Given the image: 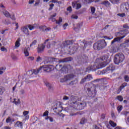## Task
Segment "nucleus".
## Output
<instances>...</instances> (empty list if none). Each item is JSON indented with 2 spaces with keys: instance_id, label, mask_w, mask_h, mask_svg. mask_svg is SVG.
<instances>
[{
  "instance_id": "f257e3e1",
  "label": "nucleus",
  "mask_w": 129,
  "mask_h": 129,
  "mask_svg": "<svg viewBox=\"0 0 129 129\" xmlns=\"http://www.w3.org/2000/svg\"><path fill=\"white\" fill-rule=\"evenodd\" d=\"M77 97L73 96L70 98V101L71 102L70 103L71 106L77 110H82V109H84V108L86 107V102L77 100Z\"/></svg>"
},
{
  "instance_id": "f03ea898",
  "label": "nucleus",
  "mask_w": 129,
  "mask_h": 129,
  "mask_svg": "<svg viewBox=\"0 0 129 129\" xmlns=\"http://www.w3.org/2000/svg\"><path fill=\"white\" fill-rule=\"evenodd\" d=\"M85 90L87 93V96L89 98H94L97 94L96 88L89 83H87L85 85Z\"/></svg>"
},
{
  "instance_id": "7ed1b4c3",
  "label": "nucleus",
  "mask_w": 129,
  "mask_h": 129,
  "mask_svg": "<svg viewBox=\"0 0 129 129\" xmlns=\"http://www.w3.org/2000/svg\"><path fill=\"white\" fill-rule=\"evenodd\" d=\"M42 69L45 72H51L54 70V66L52 65H43L39 68V69L37 70H33V71H29V73H31V75L33 74H35L37 75V74H39L40 73V71L42 70Z\"/></svg>"
},
{
  "instance_id": "20e7f679",
  "label": "nucleus",
  "mask_w": 129,
  "mask_h": 129,
  "mask_svg": "<svg viewBox=\"0 0 129 129\" xmlns=\"http://www.w3.org/2000/svg\"><path fill=\"white\" fill-rule=\"evenodd\" d=\"M106 42H105V40H100L97 41L93 44V49L94 50H97L98 51H99V50H101V49L105 48V47H106Z\"/></svg>"
},
{
  "instance_id": "39448f33",
  "label": "nucleus",
  "mask_w": 129,
  "mask_h": 129,
  "mask_svg": "<svg viewBox=\"0 0 129 129\" xmlns=\"http://www.w3.org/2000/svg\"><path fill=\"white\" fill-rule=\"evenodd\" d=\"M123 60H124V55L123 54L118 53L114 56V63L117 65L123 62Z\"/></svg>"
},
{
  "instance_id": "423d86ee",
  "label": "nucleus",
  "mask_w": 129,
  "mask_h": 129,
  "mask_svg": "<svg viewBox=\"0 0 129 129\" xmlns=\"http://www.w3.org/2000/svg\"><path fill=\"white\" fill-rule=\"evenodd\" d=\"M115 70V67L113 64H110L105 70L102 71V74H107V73H112Z\"/></svg>"
},
{
  "instance_id": "0eeeda50",
  "label": "nucleus",
  "mask_w": 129,
  "mask_h": 129,
  "mask_svg": "<svg viewBox=\"0 0 129 129\" xmlns=\"http://www.w3.org/2000/svg\"><path fill=\"white\" fill-rule=\"evenodd\" d=\"M48 42H49V39H46L44 43L38 44L37 49V52L38 53H42V52L44 51L45 48H46V43H48Z\"/></svg>"
},
{
  "instance_id": "6e6552de",
  "label": "nucleus",
  "mask_w": 129,
  "mask_h": 129,
  "mask_svg": "<svg viewBox=\"0 0 129 129\" xmlns=\"http://www.w3.org/2000/svg\"><path fill=\"white\" fill-rule=\"evenodd\" d=\"M55 69H56L57 71H62V72L64 73H66L67 70H68L67 67L63 66L62 64H56Z\"/></svg>"
},
{
  "instance_id": "1a4fd4ad",
  "label": "nucleus",
  "mask_w": 129,
  "mask_h": 129,
  "mask_svg": "<svg viewBox=\"0 0 129 129\" xmlns=\"http://www.w3.org/2000/svg\"><path fill=\"white\" fill-rule=\"evenodd\" d=\"M21 31L26 35V36H30V33L29 32V29H28V25H25L21 28Z\"/></svg>"
},
{
  "instance_id": "9d476101",
  "label": "nucleus",
  "mask_w": 129,
  "mask_h": 129,
  "mask_svg": "<svg viewBox=\"0 0 129 129\" xmlns=\"http://www.w3.org/2000/svg\"><path fill=\"white\" fill-rule=\"evenodd\" d=\"M74 77L73 75H68L64 77V78L61 79L60 80V82H66V81H68V80H71L72 78Z\"/></svg>"
},
{
  "instance_id": "9b49d317",
  "label": "nucleus",
  "mask_w": 129,
  "mask_h": 129,
  "mask_svg": "<svg viewBox=\"0 0 129 129\" xmlns=\"http://www.w3.org/2000/svg\"><path fill=\"white\" fill-rule=\"evenodd\" d=\"M73 8L74 9H76V10H79V9H81V4H77V2H74L72 4Z\"/></svg>"
},
{
  "instance_id": "f8f14e48",
  "label": "nucleus",
  "mask_w": 129,
  "mask_h": 129,
  "mask_svg": "<svg viewBox=\"0 0 129 129\" xmlns=\"http://www.w3.org/2000/svg\"><path fill=\"white\" fill-rule=\"evenodd\" d=\"M73 43V42H72V40H66L62 42V43L61 44V46L62 47L64 48V47H66V46H69V45H72Z\"/></svg>"
},
{
  "instance_id": "ddd939ff",
  "label": "nucleus",
  "mask_w": 129,
  "mask_h": 129,
  "mask_svg": "<svg viewBox=\"0 0 129 129\" xmlns=\"http://www.w3.org/2000/svg\"><path fill=\"white\" fill-rule=\"evenodd\" d=\"M126 86H127V83H122L121 86L119 87V88L117 90V93L118 94V93H120L121 92V90L124 88V87H126Z\"/></svg>"
},
{
  "instance_id": "4468645a",
  "label": "nucleus",
  "mask_w": 129,
  "mask_h": 129,
  "mask_svg": "<svg viewBox=\"0 0 129 129\" xmlns=\"http://www.w3.org/2000/svg\"><path fill=\"white\" fill-rule=\"evenodd\" d=\"M125 37V34L123 35V36H121V37H117L116 38H115L112 41H111V44H114L115 42H119L120 40L122 39H123Z\"/></svg>"
},
{
  "instance_id": "2eb2a0df",
  "label": "nucleus",
  "mask_w": 129,
  "mask_h": 129,
  "mask_svg": "<svg viewBox=\"0 0 129 129\" xmlns=\"http://www.w3.org/2000/svg\"><path fill=\"white\" fill-rule=\"evenodd\" d=\"M15 127H19V128H23L24 123L20 121H17L15 124Z\"/></svg>"
},
{
  "instance_id": "dca6fc26",
  "label": "nucleus",
  "mask_w": 129,
  "mask_h": 129,
  "mask_svg": "<svg viewBox=\"0 0 129 129\" xmlns=\"http://www.w3.org/2000/svg\"><path fill=\"white\" fill-rule=\"evenodd\" d=\"M39 28L40 30H42L43 32H49V31H51V28L49 27L47 28L46 26H40Z\"/></svg>"
},
{
  "instance_id": "f3484780",
  "label": "nucleus",
  "mask_w": 129,
  "mask_h": 129,
  "mask_svg": "<svg viewBox=\"0 0 129 129\" xmlns=\"http://www.w3.org/2000/svg\"><path fill=\"white\" fill-rule=\"evenodd\" d=\"M81 45L82 46H81V48H83V50H85L86 49V47H87L88 45V42L86 41V40H84L82 42H81Z\"/></svg>"
},
{
  "instance_id": "a211bd4d",
  "label": "nucleus",
  "mask_w": 129,
  "mask_h": 129,
  "mask_svg": "<svg viewBox=\"0 0 129 129\" xmlns=\"http://www.w3.org/2000/svg\"><path fill=\"white\" fill-rule=\"evenodd\" d=\"M93 67H94V66H91V67L87 68L86 70V72H88L89 73L90 71H95L96 70V69L93 68Z\"/></svg>"
},
{
  "instance_id": "6ab92c4d",
  "label": "nucleus",
  "mask_w": 129,
  "mask_h": 129,
  "mask_svg": "<svg viewBox=\"0 0 129 129\" xmlns=\"http://www.w3.org/2000/svg\"><path fill=\"white\" fill-rule=\"evenodd\" d=\"M57 16V14L54 13L52 15H51L50 17L48 19V20H51L52 22H56V19H55V17Z\"/></svg>"
},
{
  "instance_id": "aec40b11",
  "label": "nucleus",
  "mask_w": 129,
  "mask_h": 129,
  "mask_svg": "<svg viewBox=\"0 0 129 129\" xmlns=\"http://www.w3.org/2000/svg\"><path fill=\"white\" fill-rule=\"evenodd\" d=\"M24 54L25 57H29V56H30V53H29V48L25 47L24 48Z\"/></svg>"
},
{
  "instance_id": "412c9836",
  "label": "nucleus",
  "mask_w": 129,
  "mask_h": 129,
  "mask_svg": "<svg viewBox=\"0 0 129 129\" xmlns=\"http://www.w3.org/2000/svg\"><path fill=\"white\" fill-rule=\"evenodd\" d=\"M109 58L108 55L105 54L104 55L100 57V58H98V60H102V61H103V60H108Z\"/></svg>"
},
{
  "instance_id": "4be33fe9",
  "label": "nucleus",
  "mask_w": 129,
  "mask_h": 129,
  "mask_svg": "<svg viewBox=\"0 0 129 129\" xmlns=\"http://www.w3.org/2000/svg\"><path fill=\"white\" fill-rule=\"evenodd\" d=\"M69 61H72V57H67L60 60V62H62V63H64V62H69Z\"/></svg>"
},
{
  "instance_id": "5701e85b",
  "label": "nucleus",
  "mask_w": 129,
  "mask_h": 129,
  "mask_svg": "<svg viewBox=\"0 0 129 129\" xmlns=\"http://www.w3.org/2000/svg\"><path fill=\"white\" fill-rule=\"evenodd\" d=\"M77 51V47L76 46L73 47L70 50V52L71 53H72V54H75V53H76Z\"/></svg>"
},
{
  "instance_id": "b1692460",
  "label": "nucleus",
  "mask_w": 129,
  "mask_h": 129,
  "mask_svg": "<svg viewBox=\"0 0 129 129\" xmlns=\"http://www.w3.org/2000/svg\"><path fill=\"white\" fill-rule=\"evenodd\" d=\"M45 85H46V86H47V87H48V89H49V91H51V90H52L53 89V87H52V86H51L50 83H49L48 82H46V83H45Z\"/></svg>"
},
{
  "instance_id": "393cba45",
  "label": "nucleus",
  "mask_w": 129,
  "mask_h": 129,
  "mask_svg": "<svg viewBox=\"0 0 129 129\" xmlns=\"http://www.w3.org/2000/svg\"><path fill=\"white\" fill-rule=\"evenodd\" d=\"M109 124H110L111 126H112V127H115V126H116L117 125L116 123L114 122L112 120H110L109 121Z\"/></svg>"
},
{
  "instance_id": "a878e982",
  "label": "nucleus",
  "mask_w": 129,
  "mask_h": 129,
  "mask_svg": "<svg viewBox=\"0 0 129 129\" xmlns=\"http://www.w3.org/2000/svg\"><path fill=\"white\" fill-rule=\"evenodd\" d=\"M13 103H15V104H16V105H18V104H21V100H20V99H18L17 101V99H14Z\"/></svg>"
},
{
  "instance_id": "bb28decb",
  "label": "nucleus",
  "mask_w": 129,
  "mask_h": 129,
  "mask_svg": "<svg viewBox=\"0 0 129 129\" xmlns=\"http://www.w3.org/2000/svg\"><path fill=\"white\" fill-rule=\"evenodd\" d=\"M86 121H87V120L85 118V117H83L81 119V120L80 122V124H85Z\"/></svg>"
},
{
  "instance_id": "cd10ccee",
  "label": "nucleus",
  "mask_w": 129,
  "mask_h": 129,
  "mask_svg": "<svg viewBox=\"0 0 129 129\" xmlns=\"http://www.w3.org/2000/svg\"><path fill=\"white\" fill-rule=\"evenodd\" d=\"M3 14L5 17L7 18H9V17H11V14H10V13L7 11H5L3 12Z\"/></svg>"
},
{
  "instance_id": "c85d7f7f",
  "label": "nucleus",
  "mask_w": 129,
  "mask_h": 129,
  "mask_svg": "<svg viewBox=\"0 0 129 129\" xmlns=\"http://www.w3.org/2000/svg\"><path fill=\"white\" fill-rule=\"evenodd\" d=\"M28 114H29V111H24L23 112V115H24V116H26V119H29V115H28Z\"/></svg>"
},
{
  "instance_id": "c756f323",
  "label": "nucleus",
  "mask_w": 129,
  "mask_h": 129,
  "mask_svg": "<svg viewBox=\"0 0 129 129\" xmlns=\"http://www.w3.org/2000/svg\"><path fill=\"white\" fill-rule=\"evenodd\" d=\"M82 26V23H78L77 24V28H75L74 30H76V29H78V30H80Z\"/></svg>"
},
{
  "instance_id": "7c9ffc66",
  "label": "nucleus",
  "mask_w": 129,
  "mask_h": 129,
  "mask_svg": "<svg viewBox=\"0 0 129 129\" xmlns=\"http://www.w3.org/2000/svg\"><path fill=\"white\" fill-rule=\"evenodd\" d=\"M87 80L88 81H90V80H91L92 79V76L91 75H88L86 77H85Z\"/></svg>"
},
{
  "instance_id": "2f4dec72",
  "label": "nucleus",
  "mask_w": 129,
  "mask_h": 129,
  "mask_svg": "<svg viewBox=\"0 0 129 129\" xmlns=\"http://www.w3.org/2000/svg\"><path fill=\"white\" fill-rule=\"evenodd\" d=\"M20 45H21V43H20V39H18L15 43L16 48H19V47H20Z\"/></svg>"
},
{
  "instance_id": "473e14b6",
  "label": "nucleus",
  "mask_w": 129,
  "mask_h": 129,
  "mask_svg": "<svg viewBox=\"0 0 129 129\" xmlns=\"http://www.w3.org/2000/svg\"><path fill=\"white\" fill-rule=\"evenodd\" d=\"M7 68L5 67H1L0 68V75L4 74V71H5Z\"/></svg>"
},
{
  "instance_id": "72a5a7b5",
  "label": "nucleus",
  "mask_w": 129,
  "mask_h": 129,
  "mask_svg": "<svg viewBox=\"0 0 129 129\" xmlns=\"http://www.w3.org/2000/svg\"><path fill=\"white\" fill-rule=\"evenodd\" d=\"M116 99H117V100L121 102V101L123 100V97H122V96L120 95L117 96V97L116 98Z\"/></svg>"
},
{
  "instance_id": "f704fd0d",
  "label": "nucleus",
  "mask_w": 129,
  "mask_h": 129,
  "mask_svg": "<svg viewBox=\"0 0 129 129\" xmlns=\"http://www.w3.org/2000/svg\"><path fill=\"white\" fill-rule=\"evenodd\" d=\"M78 114H81V113H80V112H78L76 113H71L70 114V116H75V115H78Z\"/></svg>"
},
{
  "instance_id": "c9c22d12",
  "label": "nucleus",
  "mask_w": 129,
  "mask_h": 129,
  "mask_svg": "<svg viewBox=\"0 0 129 129\" xmlns=\"http://www.w3.org/2000/svg\"><path fill=\"white\" fill-rule=\"evenodd\" d=\"M117 110L118 112L119 113L121 111V110H122V105H119L117 107Z\"/></svg>"
},
{
  "instance_id": "e433bc0d",
  "label": "nucleus",
  "mask_w": 129,
  "mask_h": 129,
  "mask_svg": "<svg viewBox=\"0 0 129 129\" xmlns=\"http://www.w3.org/2000/svg\"><path fill=\"white\" fill-rule=\"evenodd\" d=\"M87 81V79H86V77H85L84 78H83L81 81H80V84H83L84 83H85Z\"/></svg>"
},
{
  "instance_id": "4c0bfd02",
  "label": "nucleus",
  "mask_w": 129,
  "mask_h": 129,
  "mask_svg": "<svg viewBox=\"0 0 129 129\" xmlns=\"http://www.w3.org/2000/svg\"><path fill=\"white\" fill-rule=\"evenodd\" d=\"M129 43V39L126 40L124 42V43H123L122 44V46L124 47V48H125V47H126V46H127H127H128L127 45V43ZM125 45H126V46H125Z\"/></svg>"
},
{
  "instance_id": "58836bf2",
  "label": "nucleus",
  "mask_w": 129,
  "mask_h": 129,
  "mask_svg": "<svg viewBox=\"0 0 129 129\" xmlns=\"http://www.w3.org/2000/svg\"><path fill=\"white\" fill-rule=\"evenodd\" d=\"M124 80L125 82H129V76L127 75H125L124 76Z\"/></svg>"
},
{
  "instance_id": "ea45409f",
  "label": "nucleus",
  "mask_w": 129,
  "mask_h": 129,
  "mask_svg": "<svg viewBox=\"0 0 129 129\" xmlns=\"http://www.w3.org/2000/svg\"><path fill=\"white\" fill-rule=\"evenodd\" d=\"M62 23V18L59 17V20L58 21H56V24L57 25H60Z\"/></svg>"
},
{
  "instance_id": "a19ab883",
  "label": "nucleus",
  "mask_w": 129,
  "mask_h": 129,
  "mask_svg": "<svg viewBox=\"0 0 129 129\" xmlns=\"http://www.w3.org/2000/svg\"><path fill=\"white\" fill-rule=\"evenodd\" d=\"M28 28L29 29L30 31H33V30H34V29H35V27L33 26H32L31 25H28Z\"/></svg>"
},
{
  "instance_id": "79ce46f5",
  "label": "nucleus",
  "mask_w": 129,
  "mask_h": 129,
  "mask_svg": "<svg viewBox=\"0 0 129 129\" xmlns=\"http://www.w3.org/2000/svg\"><path fill=\"white\" fill-rule=\"evenodd\" d=\"M37 44V40H34L31 44L30 45V47H32V46H35V45Z\"/></svg>"
},
{
  "instance_id": "37998d69",
  "label": "nucleus",
  "mask_w": 129,
  "mask_h": 129,
  "mask_svg": "<svg viewBox=\"0 0 129 129\" xmlns=\"http://www.w3.org/2000/svg\"><path fill=\"white\" fill-rule=\"evenodd\" d=\"M85 3L86 4H91L92 3L94 2V0H85L84 1Z\"/></svg>"
},
{
  "instance_id": "c03bdc74",
  "label": "nucleus",
  "mask_w": 129,
  "mask_h": 129,
  "mask_svg": "<svg viewBox=\"0 0 129 129\" xmlns=\"http://www.w3.org/2000/svg\"><path fill=\"white\" fill-rule=\"evenodd\" d=\"M90 8H91V12L92 14L93 15V14L95 13V11H96L95 8L93 7H91Z\"/></svg>"
},
{
  "instance_id": "a18cd8bd",
  "label": "nucleus",
  "mask_w": 129,
  "mask_h": 129,
  "mask_svg": "<svg viewBox=\"0 0 129 129\" xmlns=\"http://www.w3.org/2000/svg\"><path fill=\"white\" fill-rule=\"evenodd\" d=\"M124 8L125 9L126 11H128L129 9L128 3H126L124 5Z\"/></svg>"
},
{
  "instance_id": "49530a36",
  "label": "nucleus",
  "mask_w": 129,
  "mask_h": 129,
  "mask_svg": "<svg viewBox=\"0 0 129 129\" xmlns=\"http://www.w3.org/2000/svg\"><path fill=\"white\" fill-rule=\"evenodd\" d=\"M45 119H49V121H50V122H53V121L54 120L53 118L52 117H50V116L46 117L45 118Z\"/></svg>"
},
{
  "instance_id": "de8ad7c7",
  "label": "nucleus",
  "mask_w": 129,
  "mask_h": 129,
  "mask_svg": "<svg viewBox=\"0 0 129 129\" xmlns=\"http://www.w3.org/2000/svg\"><path fill=\"white\" fill-rule=\"evenodd\" d=\"M54 4H51L49 5V8L48 9V11H52L53 10V8H54Z\"/></svg>"
},
{
  "instance_id": "09e8293b",
  "label": "nucleus",
  "mask_w": 129,
  "mask_h": 129,
  "mask_svg": "<svg viewBox=\"0 0 129 129\" xmlns=\"http://www.w3.org/2000/svg\"><path fill=\"white\" fill-rule=\"evenodd\" d=\"M6 122L7 123L12 122V118H11V117H9L7 119H6Z\"/></svg>"
},
{
  "instance_id": "8fccbe9b",
  "label": "nucleus",
  "mask_w": 129,
  "mask_h": 129,
  "mask_svg": "<svg viewBox=\"0 0 129 129\" xmlns=\"http://www.w3.org/2000/svg\"><path fill=\"white\" fill-rule=\"evenodd\" d=\"M117 16L121 17V18H123V17H125V13H119L117 14Z\"/></svg>"
},
{
  "instance_id": "3c124183",
  "label": "nucleus",
  "mask_w": 129,
  "mask_h": 129,
  "mask_svg": "<svg viewBox=\"0 0 129 129\" xmlns=\"http://www.w3.org/2000/svg\"><path fill=\"white\" fill-rule=\"evenodd\" d=\"M123 29H126V30H128L129 29V26L127 25V24H125L123 25Z\"/></svg>"
},
{
  "instance_id": "603ef678",
  "label": "nucleus",
  "mask_w": 129,
  "mask_h": 129,
  "mask_svg": "<svg viewBox=\"0 0 129 129\" xmlns=\"http://www.w3.org/2000/svg\"><path fill=\"white\" fill-rule=\"evenodd\" d=\"M105 119V114L103 113L101 115V120H104Z\"/></svg>"
},
{
  "instance_id": "864d4df0",
  "label": "nucleus",
  "mask_w": 129,
  "mask_h": 129,
  "mask_svg": "<svg viewBox=\"0 0 129 129\" xmlns=\"http://www.w3.org/2000/svg\"><path fill=\"white\" fill-rule=\"evenodd\" d=\"M109 4V2L107 1H105L102 3H100V5H108Z\"/></svg>"
},
{
  "instance_id": "5fc2aeb1",
  "label": "nucleus",
  "mask_w": 129,
  "mask_h": 129,
  "mask_svg": "<svg viewBox=\"0 0 129 129\" xmlns=\"http://www.w3.org/2000/svg\"><path fill=\"white\" fill-rule=\"evenodd\" d=\"M49 115V112L47 110H46L43 113V116H48Z\"/></svg>"
},
{
  "instance_id": "6e6d98bb",
  "label": "nucleus",
  "mask_w": 129,
  "mask_h": 129,
  "mask_svg": "<svg viewBox=\"0 0 129 129\" xmlns=\"http://www.w3.org/2000/svg\"><path fill=\"white\" fill-rule=\"evenodd\" d=\"M103 38H104L105 39H107V40H112V39H113V37H108L107 36H103Z\"/></svg>"
},
{
  "instance_id": "4d7b16f0",
  "label": "nucleus",
  "mask_w": 129,
  "mask_h": 129,
  "mask_svg": "<svg viewBox=\"0 0 129 129\" xmlns=\"http://www.w3.org/2000/svg\"><path fill=\"white\" fill-rule=\"evenodd\" d=\"M1 51H2V52H5V51H6V52L8 51V50L7 49V48H5V47L4 46L1 47Z\"/></svg>"
},
{
  "instance_id": "13d9d810",
  "label": "nucleus",
  "mask_w": 129,
  "mask_h": 129,
  "mask_svg": "<svg viewBox=\"0 0 129 129\" xmlns=\"http://www.w3.org/2000/svg\"><path fill=\"white\" fill-rule=\"evenodd\" d=\"M72 19H74L75 20H77V19H78V16L75 15H73L71 17Z\"/></svg>"
},
{
  "instance_id": "bf43d9fd",
  "label": "nucleus",
  "mask_w": 129,
  "mask_h": 129,
  "mask_svg": "<svg viewBox=\"0 0 129 129\" xmlns=\"http://www.w3.org/2000/svg\"><path fill=\"white\" fill-rule=\"evenodd\" d=\"M40 61H42V57L38 56L36 58V62H40Z\"/></svg>"
},
{
  "instance_id": "052dcab7",
  "label": "nucleus",
  "mask_w": 129,
  "mask_h": 129,
  "mask_svg": "<svg viewBox=\"0 0 129 129\" xmlns=\"http://www.w3.org/2000/svg\"><path fill=\"white\" fill-rule=\"evenodd\" d=\"M68 26V23H66L63 26V30H66V28H67V26Z\"/></svg>"
},
{
  "instance_id": "680f3d73",
  "label": "nucleus",
  "mask_w": 129,
  "mask_h": 129,
  "mask_svg": "<svg viewBox=\"0 0 129 129\" xmlns=\"http://www.w3.org/2000/svg\"><path fill=\"white\" fill-rule=\"evenodd\" d=\"M10 18H11V19L13 20V21H16V18L15 17V15H10V16H9Z\"/></svg>"
},
{
  "instance_id": "e2e57ef3",
  "label": "nucleus",
  "mask_w": 129,
  "mask_h": 129,
  "mask_svg": "<svg viewBox=\"0 0 129 129\" xmlns=\"http://www.w3.org/2000/svg\"><path fill=\"white\" fill-rule=\"evenodd\" d=\"M105 66H106L105 62H103L101 64V67L100 68H103V67H105Z\"/></svg>"
},
{
  "instance_id": "0e129e2a",
  "label": "nucleus",
  "mask_w": 129,
  "mask_h": 129,
  "mask_svg": "<svg viewBox=\"0 0 129 129\" xmlns=\"http://www.w3.org/2000/svg\"><path fill=\"white\" fill-rule=\"evenodd\" d=\"M46 47L47 48V49H50V48H51V43L48 42L46 45Z\"/></svg>"
},
{
  "instance_id": "69168bd1",
  "label": "nucleus",
  "mask_w": 129,
  "mask_h": 129,
  "mask_svg": "<svg viewBox=\"0 0 129 129\" xmlns=\"http://www.w3.org/2000/svg\"><path fill=\"white\" fill-rule=\"evenodd\" d=\"M67 11L70 12V13H71V12H72V8L71 7V6H70L67 8Z\"/></svg>"
},
{
  "instance_id": "338daca9",
  "label": "nucleus",
  "mask_w": 129,
  "mask_h": 129,
  "mask_svg": "<svg viewBox=\"0 0 129 129\" xmlns=\"http://www.w3.org/2000/svg\"><path fill=\"white\" fill-rule=\"evenodd\" d=\"M2 129H12V127H10L9 126H5L2 127Z\"/></svg>"
},
{
  "instance_id": "774afa93",
  "label": "nucleus",
  "mask_w": 129,
  "mask_h": 129,
  "mask_svg": "<svg viewBox=\"0 0 129 129\" xmlns=\"http://www.w3.org/2000/svg\"><path fill=\"white\" fill-rule=\"evenodd\" d=\"M4 92H5V91L0 88V95H3V94H4Z\"/></svg>"
}]
</instances>
